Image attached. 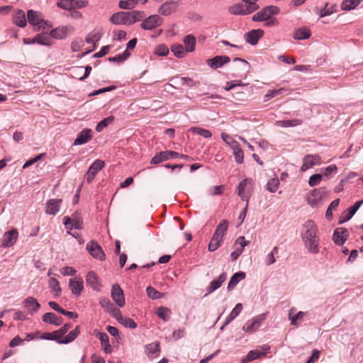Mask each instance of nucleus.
I'll list each match as a JSON object with an SVG mask.
<instances>
[{
  "instance_id": "nucleus-50",
  "label": "nucleus",
  "mask_w": 363,
  "mask_h": 363,
  "mask_svg": "<svg viewBox=\"0 0 363 363\" xmlns=\"http://www.w3.org/2000/svg\"><path fill=\"white\" fill-rule=\"evenodd\" d=\"M222 240L223 239L218 238V236L213 235V237L208 246V250L210 252H214L216 250L220 245Z\"/></svg>"
},
{
  "instance_id": "nucleus-44",
  "label": "nucleus",
  "mask_w": 363,
  "mask_h": 363,
  "mask_svg": "<svg viewBox=\"0 0 363 363\" xmlns=\"http://www.w3.org/2000/svg\"><path fill=\"white\" fill-rule=\"evenodd\" d=\"M49 288L54 292L55 296L58 297L61 295V287L59 281L54 277H51L48 281Z\"/></svg>"
},
{
  "instance_id": "nucleus-22",
  "label": "nucleus",
  "mask_w": 363,
  "mask_h": 363,
  "mask_svg": "<svg viewBox=\"0 0 363 363\" xmlns=\"http://www.w3.org/2000/svg\"><path fill=\"white\" fill-rule=\"evenodd\" d=\"M62 200L60 199H52L45 203V213L48 215H56L60 208Z\"/></svg>"
},
{
  "instance_id": "nucleus-64",
  "label": "nucleus",
  "mask_w": 363,
  "mask_h": 363,
  "mask_svg": "<svg viewBox=\"0 0 363 363\" xmlns=\"http://www.w3.org/2000/svg\"><path fill=\"white\" fill-rule=\"evenodd\" d=\"M84 46V41L82 39H75L71 43V49L72 52H78Z\"/></svg>"
},
{
  "instance_id": "nucleus-52",
  "label": "nucleus",
  "mask_w": 363,
  "mask_h": 363,
  "mask_svg": "<svg viewBox=\"0 0 363 363\" xmlns=\"http://www.w3.org/2000/svg\"><path fill=\"white\" fill-rule=\"evenodd\" d=\"M171 50L178 58H183L185 56L184 48L182 45L174 44L171 47Z\"/></svg>"
},
{
  "instance_id": "nucleus-10",
  "label": "nucleus",
  "mask_w": 363,
  "mask_h": 363,
  "mask_svg": "<svg viewBox=\"0 0 363 363\" xmlns=\"http://www.w3.org/2000/svg\"><path fill=\"white\" fill-rule=\"evenodd\" d=\"M269 349H270V347L269 345H264L261 347V350L257 349L255 350H251L247 353L246 357L243 358L241 360V362L246 363V362H251L252 360L261 358L262 357H264L266 355V354L268 352V351L269 350Z\"/></svg>"
},
{
  "instance_id": "nucleus-46",
  "label": "nucleus",
  "mask_w": 363,
  "mask_h": 363,
  "mask_svg": "<svg viewBox=\"0 0 363 363\" xmlns=\"http://www.w3.org/2000/svg\"><path fill=\"white\" fill-rule=\"evenodd\" d=\"M362 0H343L341 4L342 11H350L354 9Z\"/></svg>"
},
{
  "instance_id": "nucleus-51",
  "label": "nucleus",
  "mask_w": 363,
  "mask_h": 363,
  "mask_svg": "<svg viewBox=\"0 0 363 363\" xmlns=\"http://www.w3.org/2000/svg\"><path fill=\"white\" fill-rule=\"evenodd\" d=\"M335 5H330L326 3L325 6L322 8L319 11V16L320 18L330 16L335 11Z\"/></svg>"
},
{
  "instance_id": "nucleus-45",
  "label": "nucleus",
  "mask_w": 363,
  "mask_h": 363,
  "mask_svg": "<svg viewBox=\"0 0 363 363\" xmlns=\"http://www.w3.org/2000/svg\"><path fill=\"white\" fill-rule=\"evenodd\" d=\"M228 223L227 220H223L216 227V231L213 233V235L223 239V235L225 234L228 230Z\"/></svg>"
},
{
  "instance_id": "nucleus-25",
  "label": "nucleus",
  "mask_w": 363,
  "mask_h": 363,
  "mask_svg": "<svg viewBox=\"0 0 363 363\" xmlns=\"http://www.w3.org/2000/svg\"><path fill=\"white\" fill-rule=\"evenodd\" d=\"M128 12L120 11L113 14L110 21L115 25H128Z\"/></svg>"
},
{
  "instance_id": "nucleus-48",
  "label": "nucleus",
  "mask_w": 363,
  "mask_h": 363,
  "mask_svg": "<svg viewBox=\"0 0 363 363\" xmlns=\"http://www.w3.org/2000/svg\"><path fill=\"white\" fill-rule=\"evenodd\" d=\"M294 311V308H291L289 311V320L291 321V324L294 326H298L299 323H298V320H301L303 318V317L306 315V312L299 311L295 315L292 316V312Z\"/></svg>"
},
{
  "instance_id": "nucleus-12",
  "label": "nucleus",
  "mask_w": 363,
  "mask_h": 363,
  "mask_svg": "<svg viewBox=\"0 0 363 363\" xmlns=\"http://www.w3.org/2000/svg\"><path fill=\"white\" fill-rule=\"evenodd\" d=\"M179 155V153L172 151V150H166L163 152H160L156 154L150 161V164H157L163 161H166L172 158H177Z\"/></svg>"
},
{
  "instance_id": "nucleus-61",
  "label": "nucleus",
  "mask_w": 363,
  "mask_h": 363,
  "mask_svg": "<svg viewBox=\"0 0 363 363\" xmlns=\"http://www.w3.org/2000/svg\"><path fill=\"white\" fill-rule=\"evenodd\" d=\"M221 138L230 148L238 144V143L234 140V138L228 133H222Z\"/></svg>"
},
{
  "instance_id": "nucleus-16",
  "label": "nucleus",
  "mask_w": 363,
  "mask_h": 363,
  "mask_svg": "<svg viewBox=\"0 0 363 363\" xmlns=\"http://www.w3.org/2000/svg\"><path fill=\"white\" fill-rule=\"evenodd\" d=\"M321 158L318 155H306L303 160V164L301 167L302 172L313 167L315 165L320 164Z\"/></svg>"
},
{
  "instance_id": "nucleus-15",
  "label": "nucleus",
  "mask_w": 363,
  "mask_h": 363,
  "mask_svg": "<svg viewBox=\"0 0 363 363\" xmlns=\"http://www.w3.org/2000/svg\"><path fill=\"white\" fill-rule=\"evenodd\" d=\"M18 237V230L13 228L8 232H6L2 238L1 246L4 247H9L13 246Z\"/></svg>"
},
{
  "instance_id": "nucleus-33",
  "label": "nucleus",
  "mask_w": 363,
  "mask_h": 363,
  "mask_svg": "<svg viewBox=\"0 0 363 363\" xmlns=\"http://www.w3.org/2000/svg\"><path fill=\"white\" fill-rule=\"evenodd\" d=\"M245 278V273L243 272H239L234 274L228 282V290L231 291L235 286L242 279Z\"/></svg>"
},
{
  "instance_id": "nucleus-23",
  "label": "nucleus",
  "mask_w": 363,
  "mask_h": 363,
  "mask_svg": "<svg viewBox=\"0 0 363 363\" xmlns=\"http://www.w3.org/2000/svg\"><path fill=\"white\" fill-rule=\"evenodd\" d=\"M325 193V188L313 189L307 197L308 203L313 207L318 206Z\"/></svg>"
},
{
  "instance_id": "nucleus-31",
  "label": "nucleus",
  "mask_w": 363,
  "mask_h": 363,
  "mask_svg": "<svg viewBox=\"0 0 363 363\" xmlns=\"http://www.w3.org/2000/svg\"><path fill=\"white\" fill-rule=\"evenodd\" d=\"M145 352L149 358H155L159 355L160 344L158 342H154L145 346Z\"/></svg>"
},
{
  "instance_id": "nucleus-26",
  "label": "nucleus",
  "mask_w": 363,
  "mask_h": 363,
  "mask_svg": "<svg viewBox=\"0 0 363 363\" xmlns=\"http://www.w3.org/2000/svg\"><path fill=\"white\" fill-rule=\"evenodd\" d=\"M42 319L44 323L55 325L56 326H59L63 323V319L61 317L57 316L55 313L51 312L45 313L43 315Z\"/></svg>"
},
{
  "instance_id": "nucleus-20",
  "label": "nucleus",
  "mask_w": 363,
  "mask_h": 363,
  "mask_svg": "<svg viewBox=\"0 0 363 363\" xmlns=\"http://www.w3.org/2000/svg\"><path fill=\"white\" fill-rule=\"evenodd\" d=\"M230 59L225 55H217L213 58L208 59L206 64L213 69L222 67L224 65L230 62Z\"/></svg>"
},
{
  "instance_id": "nucleus-57",
  "label": "nucleus",
  "mask_w": 363,
  "mask_h": 363,
  "mask_svg": "<svg viewBox=\"0 0 363 363\" xmlns=\"http://www.w3.org/2000/svg\"><path fill=\"white\" fill-rule=\"evenodd\" d=\"M190 131L203 136L205 138H209L211 137V133L207 130L199 127H192L190 128Z\"/></svg>"
},
{
  "instance_id": "nucleus-5",
  "label": "nucleus",
  "mask_w": 363,
  "mask_h": 363,
  "mask_svg": "<svg viewBox=\"0 0 363 363\" xmlns=\"http://www.w3.org/2000/svg\"><path fill=\"white\" fill-rule=\"evenodd\" d=\"M63 225L67 230L72 229L81 230L83 228V220L81 213L78 211L72 214L71 217L65 216L63 218Z\"/></svg>"
},
{
  "instance_id": "nucleus-32",
  "label": "nucleus",
  "mask_w": 363,
  "mask_h": 363,
  "mask_svg": "<svg viewBox=\"0 0 363 363\" xmlns=\"http://www.w3.org/2000/svg\"><path fill=\"white\" fill-rule=\"evenodd\" d=\"M227 274L225 272L222 273L217 279L213 280L208 288V292L212 293L220 287L222 284L226 280Z\"/></svg>"
},
{
  "instance_id": "nucleus-60",
  "label": "nucleus",
  "mask_w": 363,
  "mask_h": 363,
  "mask_svg": "<svg viewBox=\"0 0 363 363\" xmlns=\"http://www.w3.org/2000/svg\"><path fill=\"white\" fill-rule=\"evenodd\" d=\"M286 90V89L285 88H280L278 89L269 90L264 96L265 101H268V100L274 98L276 96L282 94L283 93H284V91Z\"/></svg>"
},
{
  "instance_id": "nucleus-28",
  "label": "nucleus",
  "mask_w": 363,
  "mask_h": 363,
  "mask_svg": "<svg viewBox=\"0 0 363 363\" xmlns=\"http://www.w3.org/2000/svg\"><path fill=\"white\" fill-rule=\"evenodd\" d=\"M69 287L74 295L79 296L84 289L83 281L81 279H70L69 282Z\"/></svg>"
},
{
  "instance_id": "nucleus-56",
  "label": "nucleus",
  "mask_w": 363,
  "mask_h": 363,
  "mask_svg": "<svg viewBox=\"0 0 363 363\" xmlns=\"http://www.w3.org/2000/svg\"><path fill=\"white\" fill-rule=\"evenodd\" d=\"M146 291L148 297L153 300L159 299L163 297V294L152 286H147Z\"/></svg>"
},
{
  "instance_id": "nucleus-6",
  "label": "nucleus",
  "mask_w": 363,
  "mask_h": 363,
  "mask_svg": "<svg viewBox=\"0 0 363 363\" xmlns=\"http://www.w3.org/2000/svg\"><path fill=\"white\" fill-rule=\"evenodd\" d=\"M71 324L66 323L57 330L53 331L52 333H43L41 336V338L48 340H55L59 343V341H62L64 335L71 328Z\"/></svg>"
},
{
  "instance_id": "nucleus-59",
  "label": "nucleus",
  "mask_w": 363,
  "mask_h": 363,
  "mask_svg": "<svg viewBox=\"0 0 363 363\" xmlns=\"http://www.w3.org/2000/svg\"><path fill=\"white\" fill-rule=\"evenodd\" d=\"M340 203V199H336L334 201L331 202V203L329 205L326 213H325V217L328 220H331L333 218V213L332 211L335 210L337 207L338 206Z\"/></svg>"
},
{
  "instance_id": "nucleus-42",
  "label": "nucleus",
  "mask_w": 363,
  "mask_h": 363,
  "mask_svg": "<svg viewBox=\"0 0 363 363\" xmlns=\"http://www.w3.org/2000/svg\"><path fill=\"white\" fill-rule=\"evenodd\" d=\"M242 309V303H239L235 305L234 308L232 310L230 313L227 316L225 321V325H228L231 321H233L241 312Z\"/></svg>"
},
{
  "instance_id": "nucleus-53",
  "label": "nucleus",
  "mask_w": 363,
  "mask_h": 363,
  "mask_svg": "<svg viewBox=\"0 0 363 363\" xmlns=\"http://www.w3.org/2000/svg\"><path fill=\"white\" fill-rule=\"evenodd\" d=\"M279 186V180L278 178H272L268 181L266 185V189L271 193H274Z\"/></svg>"
},
{
  "instance_id": "nucleus-40",
  "label": "nucleus",
  "mask_w": 363,
  "mask_h": 363,
  "mask_svg": "<svg viewBox=\"0 0 363 363\" xmlns=\"http://www.w3.org/2000/svg\"><path fill=\"white\" fill-rule=\"evenodd\" d=\"M362 204H363V200L357 201L352 206H351L348 209V213H347V216H345V218L344 219L340 220L339 222V223H342L344 222H346V221L350 220Z\"/></svg>"
},
{
  "instance_id": "nucleus-39",
  "label": "nucleus",
  "mask_w": 363,
  "mask_h": 363,
  "mask_svg": "<svg viewBox=\"0 0 363 363\" xmlns=\"http://www.w3.org/2000/svg\"><path fill=\"white\" fill-rule=\"evenodd\" d=\"M186 52H192L195 50L196 38L192 35H187L184 38Z\"/></svg>"
},
{
  "instance_id": "nucleus-21",
  "label": "nucleus",
  "mask_w": 363,
  "mask_h": 363,
  "mask_svg": "<svg viewBox=\"0 0 363 363\" xmlns=\"http://www.w3.org/2000/svg\"><path fill=\"white\" fill-rule=\"evenodd\" d=\"M264 33V30L262 29H255L245 33L244 38L247 43L256 45L259 40L263 37Z\"/></svg>"
},
{
  "instance_id": "nucleus-8",
  "label": "nucleus",
  "mask_w": 363,
  "mask_h": 363,
  "mask_svg": "<svg viewBox=\"0 0 363 363\" xmlns=\"http://www.w3.org/2000/svg\"><path fill=\"white\" fill-rule=\"evenodd\" d=\"M163 23V19L159 15L154 14L146 18L141 23V28L144 30H150L160 26Z\"/></svg>"
},
{
  "instance_id": "nucleus-58",
  "label": "nucleus",
  "mask_w": 363,
  "mask_h": 363,
  "mask_svg": "<svg viewBox=\"0 0 363 363\" xmlns=\"http://www.w3.org/2000/svg\"><path fill=\"white\" fill-rule=\"evenodd\" d=\"M130 55V52L128 50H125L122 54H119L114 57H109L108 60L111 62H122L126 60Z\"/></svg>"
},
{
  "instance_id": "nucleus-13",
  "label": "nucleus",
  "mask_w": 363,
  "mask_h": 363,
  "mask_svg": "<svg viewBox=\"0 0 363 363\" xmlns=\"http://www.w3.org/2000/svg\"><path fill=\"white\" fill-rule=\"evenodd\" d=\"M111 296L118 307L121 308L125 306L124 294L118 284H116L112 286Z\"/></svg>"
},
{
  "instance_id": "nucleus-27",
  "label": "nucleus",
  "mask_w": 363,
  "mask_h": 363,
  "mask_svg": "<svg viewBox=\"0 0 363 363\" xmlns=\"http://www.w3.org/2000/svg\"><path fill=\"white\" fill-rule=\"evenodd\" d=\"M86 283L91 286V288L94 290L99 291L100 289V281L97 274L93 272L90 271L87 273L86 277Z\"/></svg>"
},
{
  "instance_id": "nucleus-63",
  "label": "nucleus",
  "mask_w": 363,
  "mask_h": 363,
  "mask_svg": "<svg viewBox=\"0 0 363 363\" xmlns=\"http://www.w3.org/2000/svg\"><path fill=\"white\" fill-rule=\"evenodd\" d=\"M57 6L65 10L73 9V0H60Z\"/></svg>"
},
{
  "instance_id": "nucleus-7",
  "label": "nucleus",
  "mask_w": 363,
  "mask_h": 363,
  "mask_svg": "<svg viewBox=\"0 0 363 363\" xmlns=\"http://www.w3.org/2000/svg\"><path fill=\"white\" fill-rule=\"evenodd\" d=\"M267 313L259 314L251 320H249L242 326V330L247 333H252L258 328L262 323L266 319Z\"/></svg>"
},
{
  "instance_id": "nucleus-43",
  "label": "nucleus",
  "mask_w": 363,
  "mask_h": 363,
  "mask_svg": "<svg viewBox=\"0 0 363 363\" xmlns=\"http://www.w3.org/2000/svg\"><path fill=\"white\" fill-rule=\"evenodd\" d=\"M231 149L233 150L235 162L238 164H242L244 160V153L240 144L238 143L236 145L232 147Z\"/></svg>"
},
{
  "instance_id": "nucleus-3",
  "label": "nucleus",
  "mask_w": 363,
  "mask_h": 363,
  "mask_svg": "<svg viewBox=\"0 0 363 363\" xmlns=\"http://www.w3.org/2000/svg\"><path fill=\"white\" fill-rule=\"evenodd\" d=\"M28 21L30 25L35 26V30H39L40 29H45L46 28L51 27L48 21H45L40 12L33 10H28L27 12Z\"/></svg>"
},
{
  "instance_id": "nucleus-1",
  "label": "nucleus",
  "mask_w": 363,
  "mask_h": 363,
  "mask_svg": "<svg viewBox=\"0 0 363 363\" xmlns=\"http://www.w3.org/2000/svg\"><path fill=\"white\" fill-rule=\"evenodd\" d=\"M318 228L313 220H308L302 226L301 238L308 252H319L320 238L318 236Z\"/></svg>"
},
{
  "instance_id": "nucleus-49",
  "label": "nucleus",
  "mask_w": 363,
  "mask_h": 363,
  "mask_svg": "<svg viewBox=\"0 0 363 363\" xmlns=\"http://www.w3.org/2000/svg\"><path fill=\"white\" fill-rule=\"evenodd\" d=\"M311 36L310 30L306 28H299L296 30L294 38L296 40H305Z\"/></svg>"
},
{
  "instance_id": "nucleus-54",
  "label": "nucleus",
  "mask_w": 363,
  "mask_h": 363,
  "mask_svg": "<svg viewBox=\"0 0 363 363\" xmlns=\"http://www.w3.org/2000/svg\"><path fill=\"white\" fill-rule=\"evenodd\" d=\"M118 322L120 323L123 326L131 329H135L137 327V324L135 323V322L128 317H120V320Z\"/></svg>"
},
{
  "instance_id": "nucleus-35",
  "label": "nucleus",
  "mask_w": 363,
  "mask_h": 363,
  "mask_svg": "<svg viewBox=\"0 0 363 363\" xmlns=\"http://www.w3.org/2000/svg\"><path fill=\"white\" fill-rule=\"evenodd\" d=\"M98 338L99 339L101 347L106 353H111L112 352V347L109 343L108 336L106 333H99L98 334Z\"/></svg>"
},
{
  "instance_id": "nucleus-24",
  "label": "nucleus",
  "mask_w": 363,
  "mask_h": 363,
  "mask_svg": "<svg viewBox=\"0 0 363 363\" xmlns=\"http://www.w3.org/2000/svg\"><path fill=\"white\" fill-rule=\"evenodd\" d=\"M92 130L89 128L82 130L74 142V145H81L88 143L92 138Z\"/></svg>"
},
{
  "instance_id": "nucleus-18",
  "label": "nucleus",
  "mask_w": 363,
  "mask_h": 363,
  "mask_svg": "<svg viewBox=\"0 0 363 363\" xmlns=\"http://www.w3.org/2000/svg\"><path fill=\"white\" fill-rule=\"evenodd\" d=\"M228 11L234 15H247L255 11V7H247L246 4H237L229 7Z\"/></svg>"
},
{
  "instance_id": "nucleus-36",
  "label": "nucleus",
  "mask_w": 363,
  "mask_h": 363,
  "mask_svg": "<svg viewBox=\"0 0 363 363\" xmlns=\"http://www.w3.org/2000/svg\"><path fill=\"white\" fill-rule=\"evenodd\" d=\"M80 329L79 326H77L74 330L70 331L67 335H64L62 341H59V344H68L74 341L79 335Z\"/></svg>"
},
{
  "instance_id": "nucleus-2",
  "label": "nucleus",
  "mask_w": 363,
  "mask_h": 363,
  "mask_svg": "<svg viewBox=\"0 0 363 363\" xmlns=\"http://www.w3.org/2000/svg\"><path fill=\"white\" fill-rule=\"evenodd\" d=\"M254 182L250 178H246L242 180L238 186V194L240 199L245 201L249 202L250 198L253 191Z\"/></svg>"
},
{
  "instance_id": "nucleus-29",
  "label": "nucleus",
  "mask_w": 363,
  "mask_h": 363,
  "mask_svg": "<svg viewBox=\"0 0 363 363\" xmlns=\"http://www.w3.org/2000/svg\"><path fill=\"white\" fill-rule=\"evenodd\" d=\"M13 23L21 28H23L26 25V18L25 12L23 10H17L13 14Z\"/></svg>"
},
{
  "instance_id": "nucleus-4",
  "label": "nucleus",
  "mask_w": 363,
  "mask_h": 363,
  "mask_svg": "<svg viewBox=\"0 0 363 363\" xmlns=\"http://www.w3.org/2000/svg\"><path fill=\"white\" fill-rule=\"evenodd\" d=\"M280 12V9L277 6H267L256 13L252 18L254 22L264 21L272 16L277 15Z\"/></svg>"
},
{
  "instance_id": "nucleus-19",
  "label": "nucleus",
  "mask_w": 363,
  "mask_h": 363,
  "mask_svg": "<svg viewBox=\"0 0 363 363\" xmlns=\"http://www.w3.org/2000/svg\"><path fill=\"white\" fill-rule=\"evenodd\" d=\"M349 233L345 228H337L334 230L333 240L337 245H342L347 240Z\"/></svg>"
},
{
  "instance_id": "nucleus-14",
  "label": "nucleus",
  "mask_w": 363,
  "mask_h": 363,
  "mask_svg": "<svg viewBox=\"0 0 363 363\" xmlns=\"http://www.w3.org/2000/svg\"><path fill=\"white\" fill-rule=\"evenodd\" d=\"M180 4V1L170 0L164 2L158 9V13L163 16H169L174 13Z\"/></svg>"
},
{
  "instance_id": "nucleus-11",
  "label": "nucleus",
  "mask_w": 363,
  "mask_h": 363,
  "mask_svg": "<svg viewBox=\"0 0 363 363\" xmlns=\"http://www.w3.org/2000/svg\"><path fill=\"white\" fill-rule=\"evenodd\" d=\"M73 31L74 28L72 26H60L52 29L50 33V35L51 38L62 40L65 39L68 35L72 33Z\"/></svg>"
},
{
  "instance_id": "nucleus-17",
  "label": "nucleus",
  "mask_w": 363,
  "mask_h": 363,
  "mask_svg": "<svg viewBox=\"0 0 363 363\" xmlns=\"http://www.w3.org/2000/svg\"><path fill=\"white\" fill-rule=\"evenodd\" d=\"M104 162L100 160L94 161L89 167L86 172V181L91 183L96 174L104 167Z\"/></svg>"
},
{
  "instance_id": "nucleus-34",
  "label": "nucleus",
  "mask_w": 363,
  "mask_h": 363,
  "mask_svg": "<svg viewBox=\"0 0 363 363\" xmlns=\"http://www.w3.org/2000/svg\"><path fill=\"white\" fill-rule=\"evenodd\" d=\"M24 307L29 311H37L40 305L38 301L32 296L26 298L23 301Z\"/></svg>"
},
{
  "instance_id": "nucleus-47",
  "label": "nucleus",
  "mask_w": 363,
  "mask_h": 363,
  "mask_svg": "<svg viewBox=\"0 0 363 363\" xmlns=\"http://www.w3.org/2000/svg\"><path fill=\"white\" fill-rule=\"evenodd\" d=\"M157 315L162 319L164 321H168L170 318L172 311L169 308L161 306L157 308L156 313Z\"/></svg>"
},
{
  "instance_id": "nucleus-37",
  "label": "nucleus",
  "mask_w": 363,
  "mask_h": 363,
  "mask_svg": "<svg viewBox=\"0 0 363 363\" xmlns=\"http://www.w3.org/2000/svg\"><path fill=\"white\" fill-rule=\"evenodd\" d=\"M146 14L144 11H133L128 12V25H132L138 21H141L145 17Z\"/></svg>"
},
{
  "instance_id": "nucleus-55",
  "label": "nucleus",
  "mask_w": 363,
  "mask_h": 363,
  "mask_svg": "<svg viewBox=\"0 0 363 363\" xmlns=\"http://www.w3.org/2000/svg\"><path fill=\"white\" fill-rule=\"evenodd\" d=\"M114 120V117L113 116H108L102 121H101L96 127V130L97 132L102 131L106 127H107L110 123H111Z\"/></svg>"
},
{
  "instance_id": "nucleus-30",
  "label": "nucleus",
  "mask_w": 363,
  "mask_h": 363,
  "mask_svg": "<svg viewBox=\"0 0 363 363\" xmlns=\"http://www.w3.org/2000/svg\"><path fill=\"white\" fill-rule=\"evenodd\" d=\"M103 33L101 29L95 28L87 34L85 38V41L89 44H95L99 41L102 37Z\"/></svg>"
},
{
  "instance_id": "nucleus-38",
  "label": "nucleus",
  "mask_w": 363,
  "mask_h": 363,
  "mask_svg": "<svg viewBox=\"0 0 363 363\" xmlns=\"http://www.w3.org/2000/svg\"><path fill=\"white\" fill-rule=\"evenodd\" d=\"M302 123L301 120L300 119H293V120H281L277 121L275 122V125L277 126L282 127V128H289V127H295L301 125Z\"/></svg>"
},
{
  "instance_id": "nucleus-9",
  "label": "nucleus",
  "mask_w": 363,
  "mask_h": 363,
  "mask_svg": "<svg viewBox=\"0 0 363 363\" xmlns=\"http://www.w3.org/2000/svg\"><path fill=\"white\" fill-rule=\"evenodd\" d=\"M86 250L95 259L99 260H104L106 255L101 247L95 241L91 240L86 245Z\"/></svg>"
},
{
  "instance_id": "nucleus-62",
  "label": "nucleus",
  "mask_w": 363,
  "mask_h": 363,
  "mask_svg": "<svg viewBox=\"0 0 363 363\" xmlns=\"http://www.w3.org/2000/svg\"><path fill=\"white\" fill-rule=\"evenodd\" d=\"M155 53L158 56H166L169 53V48L164 44H160L155 47Z\"/></svg>"
},
{
  "instance_id": "nucleus-41",
  "label": "nucleus",
  "mask_w": 363,
  "mask_h": 363,
  "mask_svg": "<svg viewBox=\"0 0 363 363\" xmlns=\"http://www.w3.org/2000/svg\"><path fill=\"white\" fill-rule=\"evenodd\" d=\"M35 43L42 45H50L51 37L48 33H42L35 36Z\"/></svg>"
}]
</instances>
